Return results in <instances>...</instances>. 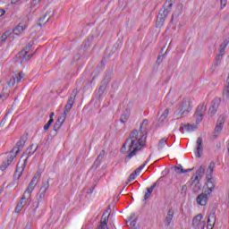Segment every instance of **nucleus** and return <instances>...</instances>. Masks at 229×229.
<instances>
[{
    "instance_id": "obj_1",
    "label": "nucleus",
    "mask_w": 229,
    "mask_h": 229,
    "mask_svg": "<svg viewBox=\"0 0 229 229\" xmlns=\"http://www.w3.org/2000/svg\"><path fill=\"white\" fill-rule=\"evenodd\" d=\"M149 122L148 119L143 120L140 126V130L132 131L129 138L125 140L121 148L122 153H129L125 160H130L132 157L137 155V151H140L144 146H146V139H148V126Z\"/></svg>"
},
{
    "instance_id": "obj_2",
    "label": "nucleus",
    "mask_w": 229,
    "mask_h": 229,
    "mask_svg": "<svg viewBox=\"0 0 229 229\" xmlns=\"http://www.w3.org/2000/svg\"><path fill=\"white\" fill-rule=\"evenodd\" d=\"M78 94H80V89L76 88L70 95L68 101L64 106V113L57 118L55 123L54 124V131H58V130L62 128V124L65 123V119H67V114L71 112V108H72V105H74V102L76 101V96H78Z\"/></svg>"
},
{
    "instance_id": "obj_3",
    "label": "nucleus",
    "mask_w": 229,
    "mask_h": 229,
    "mask_svg": "<svg viewBox=\"0 0 229 229\" xmlns=\"http://www.w3.org/2000/svg\"><path fill=\"white\" fill-rule=\"evenodd\" d=\"M40 176H42V174L38 171L36 174L31 179L30 182L29 183L26 191L23 194H26V196H29V198H31V192L35 190V187H37V180L40 179Z\"/></svg>"
},
{
    "instance_id": "obj_4",
    "label": "nucleus",
    "mask_w": 229,
    "mask_h": 229,
    "mask_svg": "<svg viewBox=\"0 0 229 229\" xmlns=\"http://www.w3.org/2000/svg\"><path fill=\"white\" fill-rule=\"evenodd\" d=\"M178 110V114L180 115V117H183L185 114H189V112H191V98H184L182 104H179Z\"/></svg>"
},
{
    "instance_id": "obj_5",
    "label": "nucleus",
    "mask_w": 229,
    "mask_h": 229,
    "mask_svg": "<svg viewBox=\"0 0 229 229\" xmlns=\"http://www.w3.org/2000/svg\"><path fill=\"white\" fill-rule=\"evenodd\" d=\"M229 40L225 39L224 42L220 45L218 49V55L215 60V65H221V60H223V56H225V53H226V46H228Z\"/></svg>"
},
{
    "instance_id": "obj_6",
    "label": "nucleus",
    "mask_w": 229,
    "mask_h": 229,
    "mask_svg": "<svg viewBox=\"0 0 229 229\" xmlns=\"http://www.w3.org/2000/svg\"><path fill=\"white\" fill-rule=\"evenodd\" d=\"M207 111V103L199 104L197 107L195 117L197 119V123H199L203 121V115Z\"/></svg>"
},
{
    "instance_id": "obj_7",
    "label": "nucleus",
    "mask_w": 229,
    "mask_h": 229,
    "mask_svg": "<svg viewBox=\"0 0 229 229\" xmlns=\"http://www.w3.org/2000/svg\"><path fill=\"white\" fill-rule=\"evenodd\" d=\"M15 154L13 153H7L5 154V160L3 161L2 165H0V169L1 171H6V169H8V166L10 165V164H12V162H13V158H15Z\"/></svg>"
},
{
    "instance_id": "obj_8",
    "label": "nucleus",
    "mask_w": 229,
    "mask_h": 229,
    "mask_svg": "<svg viewBox=\"0 0 229 229\" xmlns=\"http://www.w3.org/2000/svg\"><path fill=\"white\" fill-rule=\"evenodd\" d=\"M22 80H24V72H20L18 73H14L9 81H7V85H9V87H13L16 83H21Z\"/></svg>"
},
{
    "instance_id": "obj_9",
    "label": "nucleus",
    "mask_w": 229,
    "mask_h": 229,
    "mask_svg": "<svg viewBox=\"0 0 229 229\" xmlns=\"http://www.w3.org/2000/svg\"><path fill=\"white\" fill-rule=\"evenodd\" d=\"M173 3H174V0H166L165 4L168 9H165V7L161 8L158 16L167 19V15H169V13L171 12L170 10L173 8Z\"/></svg>"
},
{
    "instance_id": "obj_10",
    "label": "nucleus",
    "mask_w": 229,
    "mask_h": 229,
    "mask_svg": "<svg viewBox=\"0 0 229 229\" xmlns=\"http://www.w3.org/2000/svg\"><path fill=\"white\" fill-rule=\"evenodd\" d=\"M219 105H221V98H214L213 101L211 102V106L208 109V115H210V117H214V115H216L217 108H219Z\"/></svg>"
},
{
    "instance_id": "obj_11",
    "label": "nucleus",
    "mask_w": 229,
    "mask_h": 229,
    "mask_svg": "<svg viewBox=\"0 0 229 229\" xmlns=\"http://www.w3.org/2000/svg\"><path fill=\"white\" fill-rule=\"evenodd\" d=\"M203 219V215L199 214L197 215L192 221V226L196 229H205V220Z\"/></svg>"
},
{
    "instance_id": "obj_12",
    "label": "nucleus",
    "mask_w": 229,
    "mask_h": 229,
    "mask_svg": "<svg viewBox=\"0 0 229 229\" xmlns=\"http://www.w3.org/2000/svg\"><path fill=\"white\" fill-rule=\"evenodd\" d=\"M199 180L198 176H192L191 179V189L193 191L194 194H198V192L201 191Z\"/></svg>"
},
{
    "instance_id": "obj_13",
    "label": "nucleus",
    "mask_w": 229,
    "mask_h": 229,
    "mask_svg": "<svg viewBox=\"0 0 229 229\" xmlns=\"http://www.w3.org/2000/svg\"><path fill=\"white\" fill-rule=\"evenodd\" d=\"M108 210L110 209V207L107 210H106L101 217L100 222L98 223V229H108V219H110V214H108ZM105 214H108V216H105Z\"/></svg>"
},
{
    "instance_id": "obj_14",
    "label": "nucleus",
    "mask_w": 229,
    "mask_h": 229,
    "mask_svg": "<svg viewBox=\"0 0 229 229\" xmlns=\"http://www.w3.org/2000/svg\"><path fill=\"white\" fill-rule=\"evenodd\" d=\"M28 28V22L21 21L12 31V35H21V33H24V30Z\"/></svg>"
},
{
    "instance_id": "obj_15",
    "label": "nucleus",
    "mask_w": 229,
    "mask_h": 229,
    "mask_svg": "<svg viewBox=\"0 0 229 229\" xmlns=\"http://www.w3.org/2000/svg\"><path fill=\"white\" fill-rule=\"evenodd\" d=\"M30 198H31L30 197V195H26L23 193L21 199H20L15 208V212H17V214H19V212H21V210H22V208L26 207V203H28V199H30Z\"/></svg>"
},
{
    "instance_id": "obj_16",
    "label": "nucleus",
    "mask_w": 229,
    "mask_h": 229,
    "mask_svg": "<svg viewBox=\"0 0 229 229\" xmlns=\"http://www.w3.org/2000/svg\"><path fill=\"white\" fill-rule=\"evenodd\" d=\"M49 182V178L47 181L42 182L41 187L39 189V199H43V198H46V192H47L50 186Z\"/></svg>"
},
{
    "instance_id": "obj_17",
    "label": "nucleus",
    "mask_w": 229,
    "mask_h": 229,
    "mask_svg": "<svg viewBox=\"0 0 229 229\" xmlns=\"http://www.w3.org/2000/svg\"><path fill=\"white\" fill-rule=\"evenodd\" d=\"M24 144H26V140H24V138H21L16 144V147H13L12 151H10V153H13V155H15V157H17V155H19V152L21 151V149H22V148H24Z\"/></svg>"
},
{
    "instance_id": "obj_18",
    "label": "nucleus",
    "mask_w": 229,
    "mask_h": 229,
    "mask_svg": "<svg viewBox=\"0 0 229 229\" xmlns=\"http://www.w3.org/2000/svg\"><path fill=\"white\" fill-rule=\"evenodd\" d=\"M108 83H110V79L105 78L100 84V87L98 88V98H101L103 94H105V90H106V87H108Z\"/></svg>"
},
{
    "instance_id": "obj_19",
    "label": "nucleus",
    "mask_w": 229,
    "mask_h": 229,
    "mask_svg": "<svg viewBox=\"0 0 229 229\" xmlns=\"http://www.w3.org/2000/svg\"><path fill=\"white\" fill-rule=\"evenodd\" d=\"M173 217H174V210L170 208L164 220L165 226H171V223H173Z\"/></svg>"
},
{
    "instance_id": "obj_20",
    "label": "nucleus",
    "mask_w": 229,
    "mask_h": 229,
    "mask_svg": "<svg viewBox=\"0 0 229 229\" xmlns=\"http://www.w3.org/2000/svg\"><path fill=\"white\" fill-rule=\"evenodd\" d=\"M197 148H196V157L199 158L201 157V153H203V138L199 137L196 141Z\"/></svg>"
},
{
    "instance_id": "obj_21",
    "label": "nucleus",
    "mask_w": 229,
    "mask_h": 229,
    "mask_svg": "<svg viewBox=\"0 0 229 229\" xmlns=\"http://www.w3.org/2000/svg\"><path fill=\"white\" fill-rule=\"evenodd\" d=\"M207 201H208V195L207 193L199 194L197 197V203L201 207H205V205H207Z\"/></svg>"
},
{
    "instance_id": "obj_22",
    "label": "nucleus",
    "mask_w": 229,
    "mask_h": 229,
    "mask_svg": "<svg viewBox=\"0 0 229 229\" xmlns=\"http://www.w3.org/2000/svg\"><path fill=\"white\" fill-rule=\"evenodd\" d=\"M51 19V13L47 12L43 16L39 18L38 26H44V24H47V22H49Z\"/></svg>"
},
{
    "instance_id": "obj_23",
    "label": "nucleus",
    "mask_w": 229,
    "mask_h": 229,
    "mask_svg": "<svg viewBox=\"0 0 229 229\" xmlns=\"http://www.w3.org/2000/svg\"><path fill=\"white\" fill-rule=\"evenodd\" d=\"M216 225V212H212L209 214L208 217V228L212 229L214 228V225Z\"/></svg>"
},
{
    "instance_id": "obj_24",
    "label": "nucleus",
    "mask_w": 229,
    "mask_h": 229,
    "mask_svg": "<svg viewBox=\"0 0 229 229\" xmlns=\"http://www.w3.org/2000/svg\"><path fill=\"white\" fill-rule=\"evenodd\" d=\"M33 46H35V42L30 41L29 44L24 47V49L20 53L21 56H24L26 58V55L30 51H31Z\"/></svg>"
},
{
    "instance_id": "obj_25",
    "label": "nucleus",
    "mask_w": 229,
    "mask_h": 229,
    "mask_svg": "<svg viewBox=\"0 0 229 229\" xmlns=\"http://www.w3.org/2000/svg\"><path fill=\"white\" fill-rule=\"evenodd\" d=\"M208 182H207V186L208 189L210 192L216 189V181L212 178V176H206Z\"/></svg>"
},
{
    "instance_id": "obj_26",
    "label": "nucleus",
    "mask_w": 229,
    "mask_h": 229,
    "mask_svg": "<svg viewBox=\"0 0 229 229\" xmlns=\"http://www.w3.org/2000/svg\"><path fill=\"white\" fill-rule=\"evenodd\" d=\"M128 119H130V110L126 109L125 112L121 114L120 122L122 124H126V123H128Z\"/></svg>"
},
{
    "instance_id": "obj_27",
    "label": "nucleus",
    "mask_w": 229,
    "mask_h": 229,
    "mask_svg": "<svg viewBox=\"0 0 229 229\" xmlns=\"http://www.w3.org/2000/svg\"><path fill=\"white\" fill-rule=\"evenodd\" d=\"M193 170H194V168H189V169L185 170V169H183L182 165H178L177 166L174 167V171H175V173H177V174H182L183 173H191Z\"/></svg>"
},
{
    "instance_id": "obj_28",
    "label": "nucleus",
    "mask_w": 229,
    "mask_h": 229,
    "mask_svg": "<svg viewBox=\"0 0 229 229\" xmlns=\"http://www.w3.org/2000/svg\"><path fill=\"white\" fill-rule=\"evenodd\" d=\"M37 149H38V146H34L32 144L26 149L25 155H28V157H31L32 155H35Z\"/></svg>"
},
{
    "instance_id": "obj_29",
    "label": "nucleus",
    "mask_w": 229,
    "mask_h": 229,
    "mask_svg": "<svg viewBox=\"0 0 229 229\" xmlns=\"http://www.w3.org/2000/svg\"><path fill=\"white\" fill-rule=\"evenodd\" d=\"M223 131V125L216 123L215 131L212 133V139H217L219 137V133Z\"/></svg>"
},
{
    "instance_id": "obj_30",
    "label": "nucleus",
    "mask_w": 229,
    "mask_h": 229,
    "mask_svg": "<svg viewBox=\"0 0 229 229\" xmlns=\"http://www.w3.org/2000/svg\"><path fill=\"white\" fill-rule=\"evenodd\" d=\"M8 96H10V91L8 90V89L4 88L2 93L0 94V103H3V101L8 99Z\"/></svg>"
},
{
    "instance_id": "obj_31",
    "label": "nucleus",
    "mask_w": 229,
    "mask_h": 229,
    "mask_svg": "<svg viewBox=\"0 0 229 229\" xmlns=\"http://www.w3.org/2000/svg\"><path fill=\"white\" fill-rule=\"evenodd\" d=\"M13 34L10 30L5 31L0 38L1 44H4L7 38H12Z\"/></svg>"
},
{
    "instance_id": "obj_32",
    "label": "nucleus",
    "mask_w": 229,
    "mask_h": 229,
    "mask_svg": "<svg viewBox=\"0 0 229 229\" xmlns=\"http://www.w3.org/2000/svg\"><path fill=\"white\" fill-rule=\"evenodd\" d=\"M204 174H205V166L201 165L197 170V172L193 174V176H197L199 180H201Z\"/></svg>"
},
{
    "instance_id": "obj_33",
    "label": "nucleus",
    "mask_w": 229,
    "mask_h": 229,
    "mask_svg": "<svg viewBox=\"0 0 229 229\" xmlns=\"http://www.w3.org/2000/svg\"><path fill=\"white\" fill-rule=\"evenodd\" d=\"M28 158H30L29 156L24 159L23 164L21 167H19V165L16 166V173H20L19 177L21 176V174H22V171H24L26 167V162H28Z\"/></svg>"
},
{
    "instance_id": "obj_34",
    "label": "nucleus",
    "mask_w": 229,
    "mask_h": 229,
    "mask_svg": "<svg viewBox=\"0 0 229 229\" xmlns=\"http://www.w3.org/2000/svg\"><path fill=\"white\" fill-rule=\"evenodd\" d=\"M105 157V150H102L99 155L98 156L95 163H94V165H97L96 167H98V165H99L101 164V161L103 160Z\"/></svg>"
},
{
    "instance_id": "obj_35",
    "label": "nucleus",
    "mask_w": 229,
    "mask_h": 229,
    "mask_svg": "<svg viewBox=\"0 0 229 229\" xmlns=\"http://www.w3.org/2000/svg\"><path fill=\"white\" fill-rule=\"evenodd\" d=\"M216 167V163L211 162L208 167L207 170V175L206 176H212V173H214V168Z\"/></svg>"
},
{
    "instance_id": "obj_36",
    "label": "nucleus",
    "mask_w": 229,
    "mask_h": 229,
    "mask_svg": "<svg viewBox=\"0 0 229 229\" xmlns=\"http://www.w3.org/2000/svg\"><path fill=\"white\" fill-rule=\"evenodd\" d=\"M164 22H165V18H163L162 16H157L156 21L157 28H162V26H164Z\"/></svg>"
},
{
    "instance_id": "obj_37",
    "label": "nucleus",
    "mask_w": 229,
    "mask_h": 229,
    "mask_svg": "<svg viewBox=\"0 0 229 229\" xmlns=\"http://www.w3.org/2000/svg\"><path fill=\"white\" fill-rule=\"evenodd\" d=\"M166 142H167V138L161 139L158 143V149H163Z\"/></svg>"
},
{
    "instance_id": "obj_38",
    "label": "nucleus",
    "mask_w": 229,
    "mask_h": 229,
    "mask_svg": "<svg viewBox=\"0 0 229 229\" xmlns=\"http://www.w3.org/2000/svg\"><path fill=\"white\" fill-rule=\"evenodd\" d=\"M148 162H149V159H147V161L141 165L140 167H138L134 173L136 174V175H139V173H140L142 171V169H144V167H146V164H148Z\"/></svg>"
},
{
    "instance_id": "obj_39",
    "label": "nucleus",
    "mask_w": 229,
    "mask_h": 229,
    "mask_svg": "<svg viewBox=\"0 0 229 229\" xmlns=\"http://www.w3.org/2000/svg\"><path fill=\"white\" fill-rule=\"evenodd\" d=\"M55 122L54 119H50L44 126V131H47V130H49V128H51V124H53V123Z\"/></svg>"
},
{
    "instance_id": "obj_40",
    "label": "nucleus",
    "mask_w": 229,
    "mask_h": 229,
    "mask_svg": "<svg viewBox=\"0 0 229 229\" xmlns=\"http://www.w3.org/2000/svg\"><path fill=\"white\" fill-rule=\"evenodd\" d=\"M223 98L229 99V88H224Z\"/></svg>"
},
{
    "instance_id": "obj_41",
    "label": "nucleus",
    "mask_w": 229,
    "mask_h": 229,
    "mask_svg": "<svg viewBox=\"0 0 229 229\" xmlns=\"http://www.w3.org/2000/svg\"><path fill=\"white\" fill-rule=\"evenodd\" d=\"M216 124H221L222 126H223V124H225V115H220L218 117Z\"/></svg>"
},
{
    "instance_id": "obj_42",
    "label": "nucleus",
    "mask_w": 229,
    "mask_h": 229,
    "mask_svg": "<svg viewBox=\"0 0 229 229\" xmlns=\"http://www.w3.org/2000/svg\"><path fill=\"white\" fill-rule=\"evenodd\" d=\"M41 200H42V199H40V195H38V200L33 203V208H38V206L40 205Z\"/></svg>"
},
{
    "instance_id": "obj_43",
    "label": "nucleus",
    "mask_w": 229,
    "mask_h": 229,
    "mask_svg": "<svg viewBox=\"0 0 229 229\" xmlns=\"http://www.w3.org/2000/svg\"><path fill=\"white\" fill-rule=\"evenodd\" d=\"M137 174L135 172H133L132 174H130L128 182H132V180H135V178H137Z\"/></svg>"
},
{
    "instance_id": "obj_44",
    "label": "nucleus",
    "mask_w": 229,
    "mask_h": 229,
    "mask_svg": "<svg viewBox=\"0 0 229 229\" xmlns=\"http://www.w3.org/2000/svg\"><path fill=\"white\" fill-rule=\"evenodd\" d=\"M155 187H157V182H154L152 186H150L149 188L147 189L148 194H151V192H153V191H155Z\"/></svg>"
},
{
    "instance_id": "obj_45",
    "label": "nucleus",
    "mask_w": 229,
    "mask_h": 229,
    "mask_svg": "<svg viewBox=\"0 0 229 229\" xmlns=\"http://www.w3.org/2000/svg\"><path fill=\"white\" fill-rule=\"evenodd\" d=\"M184 129L186 130V131H192L194 130V127L191 124H187L184 125Z\"/></svg>"
},
{
    "instance_id": "obj_46",
    "label": "nucleus",
    "mask_w": 229,
    "mask_h": 229,
    "mask_svg": "<svg viewBox=\"0 0 229 229\" xmlns=\"http://www.w3.org/2000/svg\"><path fill=\"white\" fill-rule=\"evenodd\" d=\"M130 225L131 229H137V218L132 220Z\"/></svg>"
},
{
    "instance_id": "obj_47",
    "label": "nucleus",
    "mask_w": 229,
    "mask_h": 229,
    "mask_svg": "<svg viewBox=\"0 0 229 229\" xmlns=\"http://www.w3.org/2000/svg\"><path fill=\"white\" fill-rule=\"evenodd\" d=\"M228 0H220V9L223 10L225 6H226V3Z\"/></svg>"
},
{
    "instance_id": "obj_48",
    "label": "nucleus",
    "mask_w": 229,
    "mask_h": 229,
    "mask_svg": "<svg viewBox=\"0 0 229 229\" xmlns=\"http://www.w3.org/2000/svg\"><path fill=\"white\" fill-rule=\"evenodd\" d=\"M181 194L186 195L187 194V185H182L181 190Z\"/></svg>"
},
{
    "instance_id": "obj_49",
    "label": "nucleus",
    "mask_w": 229,
    "mask_h": 229,
    "mask_svg": "<svg viewBox=\"0 0 229 229\" xmlns=\"http://www.w3.org/2000/svg\"><path fill=\"white\" fill-rule=\"evenodd\" d=\"M161 115L163 117H166L167 118V115H169V109H165Z\"/></svg>"
},
{
    "instance_id": "obj_50",
    "label": "nucleus",
    "mask_w": 229,
    "mask_h": 229,
    "mask_svg": "<svg viewBox=\"0 0 229 229\" xmlns=\"http://www.w3.org/2000/svg\"><path fill=\"white\" fill-rule=\"evenodd\" d=\"M162 60H164V55H159V56L157 57V64H158V65H159V64H160V62H162Z\"/></svg>"
},
{
    "instance_id": "obj_51",
    "label": "nucleus",
    "mask_w": 229,
    "mask_h": 229,
    "mask_svg": "<svg viewBox=\"0 0 229 229\" xmlns=\"http://www.w3.org/2000/svg\"><path fill=\"white\" fill-rule=\"evenodd\" d=\"M6 115H8V114H5L4 117L2 119V121L0 123V126H4V123L6 122Z\"/></svg>"
},
{
    "instance_id": "obj_52",
    "label": "nucleus",
    "mask_w": 229,
    "mask_h": 229,
    "mask_svg": "<svg viewBox=\"0 0 229 229\" xmlns=\"http://www.w3.org/2000/svg\"><path fill=\"white\" fill-rule=\"evenodd\" d=\"M225 88V89H229V76L227 77V80H226Z\"/></svg>"
},
{
    "instance_id": "obj_53",
    "label": "nucleus",
    "mask_w": 229,
    "mask_h": 229,
    "mask_svg": "<svg viewBox=\"0 0 229 229\" xmlns=\"http://www.w3.org/2000/svg\"><path fill=\"white\" fill-rule=\"evenodd\" d=\"M167 118L165 117V116H163L162 114H161V116L159 117V121L161 122V123H164V121L165 120H166Z\"/></svg>"
},
{
    "instance_id": "obj_54",
    "label": "nucleus",
    "mask_w": 229,
    "mask_h": 229,
    "mask_svg": "<svg viewBox=\"0 0 229 229\" xmlns=\"http://www.w3.org/2000/svg\"><path fill=\"white\" fill-rule=\"evenodd\" d=\"M151 196V193H145L144 199H148V198Z\"/></svg>"
},
{
    "instance_id": "obj_55",
    "label": "nucleus",
    "mask_w": 229,
    "mask_h": 229,
    "mask_svg": "<svg viewBox=\"0 0 229 229\" xmlns=\"http://www.w3.org/2000/svg\"><path fill=\"white\" fill-rule=\"evenodd\" d=\"M6 12L3 9H0V17H3L4 13H5Z\"/></svg>"
},
{
    "instance_id": "obj_56",
    "label": "nucleus",
    "mask_w": 229,
    "mask_h": 229,
    "mask_svg": "<svg viewBox=\"0 0 229 229\" xmlns=\"http://www.w3.org/2000/svg\"><path fill=\"white\" fill-rule=\"evenodd\" d=\"M54 116H55V113H51L50 114V119H53Z\"/></svg>"
},
{
    "instance_id": "obj_57",
    "label": "nucleus",
    "mask_w": 229,
    "mask_h": 229,
    "mask_svg": "<svg viewBox=\"0 0 229 229\" xmlns=\"http://www.w3.org/2000/svg\"><path fill=\"white\" fill-rule=\"evenodd\" d=\"M135 217V214H131L130 219H133Z\"/></svg>"
},
{
    "instance_id": "obj_58",
    "label": "nucleus",
    "mask_w": 229,
    "mask_h": 229,
    "mask_svg": "<svg viewBox=\"0 0 229 229\" xmlns=\"http://www.w3.org/2000/svg\"><path fill=\"white\" fill-rule=\"evenodd\" d=\"M31 56H33V54L27 55V58H31Z\"/></svg>"
},
{
    "instance_id": "obj_59",
    "label": "nucleus",
    "mask_w": 229,
    "mask_h": 229,
    "mask_svg": "<svg viewBox=\"0 0 229 229\" xmlns=\"http://www.w3.org/2000/svg\"><path fill=\"white\" fill-rule=\"evenodd\" d=\"M129 182H130L127 181L126 183H125V185H128Z\"/></svg>"
}]
</instances>
